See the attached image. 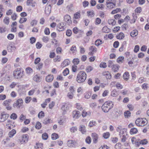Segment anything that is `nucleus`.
I'll use <instances>...</instances> for the list:
<instances>
[{
	"mask_svg": "<svg viewBox=\"0 0 149 149\" xmlns=\"http://www.w3.org/2000/svg\"><path fill=\"white\" fill-rule=\"evenodd\" d=\"M86 74L84 71L79 72L78 74L76 80L79 83L84 82L86 78Z\"/></svg>",
	"mask_w": 149,
	"mask_h": 149,
	"instance_id": "obj_1",
	"label": "nucleus"
},
{
	"mask_svg": "<svg viewBox=\"0 0 149 149\" xmlns=\"http://www.w3.org/2000/svg\"><path fill=\"white\" fill-rule=\"evenodd\" d=\"M148 123L147 120L145 118H138L135 121L136 125L138 126H143Z\"/></svg>",
	"mask_w": 149,
	"mask_h": 149,
	"instance_id": "obj_2",
	"label": "nucleus"
},
{
	"mask_svg": "<svg viewBox=\"0 0 149 149\" xmlns=\"http://www.w3.org/2000/svg\"><path fill=\"white\" fill-rule=\"evenodd\" d=\"M106 5L108 8H113L116 5V0H106Z\"/></svg>",
	"mask_w": 149,
	"mask_h": 149,
	"instance_id": "obj_3",
	"label": "nucleus"
},
{
	"mask_svg": "<svg viewBox=\"0 0 149 149\" xmlns=\"http://www.w3.org/2000/svg\"><path fill=\"white\" fill-rule=\"evenodd\" d=\"M116 131L117 132H119V136L127 135V129L125 128L122 129L121 126H119L118 127H117Z\"/></svg>",
	"mask_w": 149,
	"mask_h": 149,
	"instance_id": "obj_4",
	"label": "nucleus"
},
{
	"mask_svg": "<svg viewBox=\"0 0 149 149\" xmlns=\"http://www.w3.org/2000/svg\"><path fill=\"white\" fill-rule=\"evenodd\" d=\"M13 75L15 78L17 79H20L23 76L20 70L18 69H17L13 72Z\"/></svg>",
	"mask_w": 149,
	"mask_h": 149,
	"instance_id": "obj_5",
	"label": "nucleus"
},
{
	"mask_svg": "<svg viewBox=\"0 0 149 149\" xmlns=\"http://www.w3.org/2000/svg\"><path fill=\"white\" fill-rule=\"evenodd\" d=\"M65 24L63 22H61L57 26V29L59 31H62L65 29Z\"/></svg>",
	"mask_w": 149,
	"mask_h": 149,
	"instance_id": "obj_6",
	"label": "nucleus"
},
{
	"mask_svg": "<svg viewBox=\"0 0 149 149\" xmlns=\"http://www.w3.org/2000/svg\"><path fill=\"white\" fill-rule=\"evenodd\" d=\"M63 19L64 21L69 25L72 23L70 16L68 15H66L64 16Z\"/></svg>",
	"mask_w": 149,
	"mask_h": 149,
	"instance_id": "obj_7",
	"label": "nucleus"
},
{
	"mask_svg": "<svg viewBox=\"0 0 149 149\" xmlns=\"http://www.w3.org/2000/svg\"><path fill=\"white\" fill-rule=\"evenodd\" d=\"M23 101L22 99H19L17 100L15 104H13L14 107H16L17 108H19L23 104Z\"/></svg>",
	"mask_w": 149,
	"mask_h": 149,
	"instance_id": "obj_8",
	"label": "nucleus"
},
{
	"mask_svg": "<svg viewBox=\"0 0 149 149\" xmlns=\"http://www.w3.org/2000/svg\"><path fill=\"white\" fill-rule=\"evenodd\" d=\"M29 137L27 134H24L22 136L21 139L20 140V142L21 144H23L26 143L28 141Z\"/></svg>",
	"mask_w": 149,
	"mask_h": 149,
	"instance_id": "obj_9",
	"label": "nucleus"
},
{
	"mask_svg": "<svg viewBox=\"0 0 149 149\" xmlns=\"http://www.w3.org/2000/svg\"><path fill=\"white\" fill-rule=\"evenodd\" d=\"M9 116L8 114H5V113H3L0 116V122H2L6 120Z\"/></svg>",
	"mask_w": 149,
	"mask_h": 149,
	"instance_id": "obj_10",
	"label": "nucleus"
},
{
	"mask_svg": "<svg viewBox=\"0 0 149 149\" xmlns=\"http://www.w3.org/2000/svg\"><path fill=\"white\" fill-rule=\"evenodd\" d=\"M33 79L36 82H39L42 80V77L39 75L36 74L33 76Z\"/></svg>",
	"mask_w": 149,
	"mask_h": 149,
	"instance_id": "obj_11",
	"label": "nucleus"
},
{
	"mask_svg": "<svg viewBox=\"0 0 149 149\" xmlns=\"http://www.w3.org/2000/svg\"><path fill=\"white\" fill-rule=\"evenodd\" d=\"M7 48L8 52H11L14 51L16 49V47L12 44H10L7 46Z\"/></svg>",
	"mask_w": 149,
	"mask_h": 149,
	"instance_id": "obj_12",
	"label": "nucleus"
},
{
	"mask_svg": "<svg viewBox=\"0 0 149 149\" xmlns=\"http://www.w3.org/2000/svg\"><path fill=\"white\" fill-rule=\"evenodd\" d=\"M81 116L80 112L78 111H74L72 112V116L73 118H77Z\"/></svg>",
	"mask_w": 149,
	"mask_h": 149,
	"instance_id": "obj_13",
	"label": "nucleus"
},
{
	"mask_svg": "<svg viewBox=\"0 0 149 149\" xmlns=\"http://www.w3.org/2000/svg\"><path fill=\"white\" fill-rule=\"evenodd\" d=\"M76 144V142L72 140H69L68 141L67 143V145L69 147H74Z\"/></svg>",
	"mask_w": 149,
	"mask_h": 149,
	"instance_id": "obj_14",
	"label": "nucleus"
},
{
	"mask_svg": "<svg viewBox=\"0 0 149 149\" xmlns=\"http://www.w3.org/2000/svg\"><path fill=\"white\" fill-rule=\"evenodd\" d=\"M91 136L93 139V141L94 143H96L98 138V135L96 133H93L92 134Z\"/></svg>",
	"mask_w": 149,
	"mask_h": 149,
	"instance_id": "obj_15",
	"label": "nucleus"
},
{
	"mask_svg": "<svg viewBox=\"0 0 149 149\" xmlns=\"http://www.w3.org/2000/svg\"><path fill=\"white\" fill-rule=\"evenodd\" d=\"M79 130L83 134H85L86 132L85 126L82 125H80Z\"/></svg>",
	"mask_w": 149,
	"mask_h": 149,
	"instance_id": "obj_16",
	"label": "nucleus"
},
{
	"mask_svg": "<svg viewBox=\"0 0 149 149\" xmlns=\"http://www.w3.org/2000/svg\"><path fill=\"white\" fill-rule=\"evenodd\" d=\"M54 79V77L52 75L49 74L46 77V80L47 82H51Z\"/></svg>",
	"mask_w": 149,
	"mask_h": 149,
	"instance_id": "obj_17",
	"label": "nucleus"
},
{
	"mask_svg": "<svg viewBox=\"0 0 149 149\" xmlns=\"http://www.w3.org/2000/svg\"><path fill=\"white\" fill-rule=\"evenodd\" d=\"M51 7L50 5L46 6L45 9V12L47 15H49L51 12Z\"/></svg>",
	"mask_w": 149,
	"mask_h": 149,
	"instance_id": "obj_18",
	"label": "nucleus"
},
{
	"mask_svg": "<svg viewBox=\"0 0 149 149\" xmlns=\"http://www.w3.org/2000/svg\"><path fill=\"white\" fill-rule=\"evenodd\" d=\"M103 74L105 76L106 78L108 79H110L111 75L110 73L108 71H104L103 72Z\"/></svg>",
	"mask_w": 149,
	"mask_h": 149,
	"instance_id": "obj_19",
	"label": "nucleus"
},
{
	"mask_svg": "<svg viewBox=\"0 0 149 149\" xmlns=\"http://www.w3.org/2000/svg\"><path fill=\"white\" fill-rule=\"evenodd\" d=\"M106 105L107 107H109L110 109L113 107V102L110 101H107L105 102L104 104Z\"/></svg>",
	"mask_w": 149,
	"mask_h": 149,
	"instance_id": "obj_20",
	"label": "nucleus"
},
{
	"mask_svg": "<svg viewBox=\"0 0 149 149\" xmlns=\"http://www.w3.org/2000/svg\"><path fill=\"white\" fill-rule=\"evenodd\" d=\"M138 34V31L136 29H134L130 33V36L132 37H134Z\"/></svg>",
	"mask_w": 149,
	"mask_h": 149,
	"instance_id": "obj_21",
	"label": "nucleus"
},
{
	"mask_svg": "<svg viewBox=\"0 0 149 149\" xmlns=\"http://www.w3.org/2000/svg\"><path fill=\"white\" fill-rule=\"evenodd\" d=\"M102 109L103 111L104 112H107L110 109L109 107H107L106 105H102Z\"/></svg>",
	"mask_w": 149,
	"mask_h": 149,
	"instance_id": "obj_22",
	"label": "nucleus"
},
{
	"mask_svg": "<svg viewBox=\"0 0 149 149\" xmlns=\"http://www.w3.org/2000/svg\"><path fill=\"white\" fill-rule=\"evenodd\" d=\"M69 64V61L68 59H65L62 63L61 66L63 67H65L68 65Z\"/></svg>",
	"mask_w": 149,
	"mask_h": 149,
	"instance_id": "obj_23",
	"label": "nucleus"
},
{
	"mask_svg": "<svg viewBox=\"0 0 149 149\" xmlns=\"http://www.w3.org/2000/svg\"><path fill=\"white\" fill-rule=\"evenodd\" d=\"M120 137L121 139V141L122 142H125L128 137V135H123V136H119Z\"/></svg>",
	"mask_w": 149,
	"mask_h": 149,
	"instance_id": "obj_24",
	"label": "nucleus"
},
{
	"mask_svg": "<svg viewBox=\"0 0 149 149\" xmlns=\"http://www.w3.org/2000/svg\"><path fill=\"white\" fill-rule=\"evenodd\" d=\"M125 37V35L123 32H120L116 36L117 38L120 40H122Z\"/></svg>",
	"mask_w": 149,
	"mask_h": 149,
	"instance_id": "obj_25",
	"label": "nucleus"
},
{
	"mask_svg": "<svg viewBox=\"0 0 149 149\" xmlns=\"http://www.w3.org/2000/svg\"><path fill=\"white\" fill-rule=\"evenodd\" d=\"M129 74L128 72H126L123 74V79L126 80H128L129 78Z\"/></svg>",
	"mask_w": 149,
	"mask_h": 149,
	"instance_id": "obj_26",
	"label": "nucleus"
},
{
	"mask_svg": "<svg viewBox=\"0 0 149 149\" xmlns=\"http://www.w3.org/2000/svg\"><path fill=\"white\" fill-rule=\"evenodd\" d=\"M34 147L36 149H42L43 148V144L41 143H37Z\"/></svg>",
	"mask_w": 149,
	"mask_h": 149,
	"instance_id": "obj_27",
	"label": "nucleus"
},
{
	"mask_svg": "<svg viewBox=\"0 0 149 149\" xmlns=\"http://www.w3.org/2000/svg\"><path fill=\"white\" fill-rule=\"evenodd\" d=\"M119 95V93L115 90L112 91L111 93V95L113 97H116Z\"/></svg>",
	"mask_w": 149,
	"mask_h": 149,
	"instance_id": "obj_28",
	"label": "nucleus"
},
{
	"mask_svg": "<svg viewBox=\"0 0 149 149\" xmlns=\"http://www.w3.org/2000/svg\"><path fill=\"white\" fill-rule=\"evenodd\" d=\"M52 121L51 119L47 118L45 119L43 121V123L45 124H47L52 123Z\"/></svg>",
	"mask_w": 149,
	"mask_h": 149,
	"instance_id": "obj_29",
	"label": "nucleus"
},
{
	"mask_svg": "<svg viewBox=\"0 0 149 149\" xmlns=\"http://www.w3.org/2000/svg\"><path fill=\"white\" fill-rule=\"evenodd\" d=\"M26 72L27 74L30 75L33 72V71L31 68L28 67L26 69Z\"/></svg>",
	"mask_w": 149,
	"mask_h": 149,
	"instance_id": "obj_30",
	"label": "nucleus"
},
{
	"mask_svg": "<svg viewBox=\"0 0 149 149\" xmlns=\"http://www.w3.org/2000/svg\"><path fill=\"white\" fill-rule=\"evenodd\" d=\"M102 31L104 33H108L110 31V30L107 26H104L102 28Z\"/></svg>",
	"mask_w": 149,
	"mask_h": 149,
	"instance_id": "obj_31",
	"label": "nucleus"
},
{
	"mask_svg": "<svg viewBox=\"0 0 149 149\" xmlns=\"http://www.w3.org/2000/svg\"><path fill=\"white\" fill-rule=\"evenodd\" d=\"M91 92H86L84 94V97L86 99H89L91 97Z\"/></svg>",
	"mask_w": 149,
	"mask_h": 149,
	"instance_id": "obj_32",
	"label": "nucleus"
},
{
	"mask_svg": "<svg viewBox=\"0 0 149 149\" xmlns=\"http://www.w3.org/2000/svg\"><path fill=\"white\" fill-rule=\"evenodd\" d=\"M3 22L5 24L8 25L10 22L9 18L8 17H5L3 19Z\"/></svg>",
	"mask_w": 149,
	"mask_h": 149,
	"instance_id": "obj_33",
	"label": "nucleus"
},
{
	"mask_svg": "<svg viewBox=\"0 0 149 149\" xmlns=\"http://www.w3.org/2000/svg\"><path fill=\"white\" fill-rule=\"evenodd\" d=\"M108 24L110 25H114L116 24V22L115 20L113 19H110L108 20Z\"/></svg>",
	"mask_w": 149,
	"mask_h": 149,
	"instance_id": "obj_34",
	"label": "nucleus"
},
{
	"mask_svg": "<svg viewBox=\"0 0 149 149\" xmlns=\"http://www.w3.org/2000/svg\"><path fill=\"white\" fill-rule=\"evenodd\" d=\"M16 133V131L14 129L12 130L8 134V136L10 137H12Z\"/></svg>",
	"mask_w": 149,
	"mask_h": 149,
	"instance_id": "obj_35",
	"label": "nucleus"
},
{
	"mask_svg": "<svg viewBox=\"0 0 149 149\" xmlns=\"http://www.w3.org/2000/svg\"><path fill=\"white\" fill-rule=\"evenodd\" d=\"M11 100H8L4 101L3 102V104L5 106H8L10 105Z\"/></svg>",
	"mask_w": 149,
	"mask_h": 149,
	"instance_id": "obj_36",
	"label": "nucleus"
},
{
	"mask_svg": "<svg viewBox=\"0 0 149 149\" xmlns=\"http://www.w3.org/2000/svg\"><path fill=\"white\" fill-rule=\"evenodd\" d=\"M124 59L123 56H120L117 58V62L119 63H122L123 62Z\"/></svg>",
	"mask_w": 149,
	"mask_h": 149,
	"instance_id": "obj_37",
	"label": "nucleus"
},
{
	"mask_svg": "<svg viewBox=\"0 0 149 149\" xmlns=\"http://www.w3.org/2000/svg\"><path fill=\"white\" fill-rule=\"evenodd\" d=\"M96 123L95 121L92 120L90 121L89 123L88 126L91 127L96 125Z\"/></svg>",
	"mask_w": 149,
	"mask_h": 149,
	"instance_id": "obj_38",
	"label": "nucleus"
},
{
	"mask_svg": "<svg viewBox=\"0 0 149 149\" xmlns=\"http://www.w3.org/2000/svg\"><path fill=\"white\" fill-rule=\"evenodd\" d=\"M89 50L91 52V53L95 52L97 51V48L94 46H92L89 48Z\"/></svg>",
	"mask_w": 149,
	"mask_h": 149,
	"instance_id": "obj_39",
	"label": "nucleus"
},
{
	"mask_svg": "<svg viewBox=\"0 0 149 149\" xmlns=\"http://www.w3.org/2000/svg\"><path fill=\"white\" fill-rule=\"evenodd\" d=\"M138 132V130L137 128L134 127L132 128L130 130V133L131 134H136Z\"/></svg>",
	"mask_w": 149,
	"mask_h": 149,
	"instance_id": "obj_40",
	"label": "nucleus"
},
{
	"mask_svg": "<svg viewBox=\"0 0 149 149\" xmlns=\"http://www.w3.org/2000/svg\"><path fill=\"white\" fill-rule=\"evenodd\" d=\"M80 16L81 14L80 13L76 12L74 14V19H79L80 17Z\"/></svg>",
	"mask_w": 149,
	"mask_h": 149,
	"instance_id": "obj_41",
	"label": "nucleus"
},
{
	"mask_svg": "<svg viewBox=\"0 0 149 149\" xmlns=\"http://www.w3.org/2000/svg\"><path fill=\"white\" fill-rule=\"evenodd\" d=\"M11 122L10 121H8V123L6 125V127L8 129H11L13 127V125L11 124Z\"/></svg>",
	"mask_w": 149,
	"mask_h": 149,
	"instance_id": "obj_42",
	"label": "nucleus"
},
{
	"mask_svg": "<svg viewBox=\"0 0 149 149\" xmlns=\"http://www.w3.org/2000/svg\"><path fill=\"white\" fill-rule=\"evenodd\" d=\"M102 43V41L98 39L96 40L95 42V45L97 46H99Z\"/></svg>",
	"mask_w": 149,
	"mask_h": 149,
	"instance_id": "obj_43",
	"label": "nucleus"
},
{
	"mask_svg": "<svg viewBox=\"0 0 149 149\" xmlns=\"http://www.w3.org/2000/svg\"><path fill=\"white\" fill-rule=\"evenodd\" d=\"M112 68L113 70L115 72L117 71L119 69V67L117 65H113Z\"/></svg>",
	"mask_w": 149,
	"mask_h": 149,
	"instance_id": "obj_44",
	"label": "nucleus"
},
{
	"mask_svg": "<svg viewBox=\"0 0 149 149\" xmlns=\"http://www.w3.org/2000/svg\"><path fill=\"white\" fill-rule=\"evenodd\" d=\"M51 136L52 139L53 140H55L58 138V135L55 133L52 134Z\"/></svg>",
	"mask_w": 149,
	"mask_h": 149,
	"instance_id": "obj_45",
	"label": "nucleus"
},
{
	"mask_svg": "<svg viewBox=\"0 0 149 149\" xmlns=\"http://www.w3.org/2000/svg\"><path fill=\"white\" fill-rule=\"evenodd\" d=\"M124 114L125 118H128L130 116L131 113L129 111H127L124 112Z\"/></svg>",
	"mask_w": 149,
	"mask_h": 149,
	"instance_id": "obj_46",
	"label": "nucleus"
},
{
	"mask_svg": "<svg viewBox=\"0 0 149 149\" xmlns=\"http://www.w3.org/2000/svg\"><path fill=\"white\" fill-rule=\"evenodd\" d=\"M77 130V128L76 127L73 126L70 128V131L72 133H74Z\"/></svg>",
	"mask_w": 149,
	"mask_h": 149,
	"instance_id": "obj_47",
	"label": "nucleus"
},
{
	"mask_svg": "<svg viewBox=\"0 0 149 149\" xmlns=\"http://www.w3.org/2000/svg\"><path fill=\"white\" fill-rule=\"evenodd\" d=\"M110 135L109 133L108 132L104 133L103 134V137L105 139H107L109 138Z\"/></svg>",
	"mask_w": 149,
	"mask_h": 149,
	"instance_id": "obj_48",
	"label": "nucleus"
},
{
	"mask_svg": "<svg viewBox=\"0 0 149 149\" xmlns=\"http://www.w3.org/2000/svg\"><path fill=\"white\" fill-rule=\"evenodd\" d=\"M96 7L98 9H100L102 10L104 9V6L103 4H98L96 6Z\"/></svg>",
	"mask_w": 149,
	"mask_h": 149,
	"instance_id": "obj_49",
	"label": "nucleus"
},
{
	"mask_svg": "<svg viewBox=\"0 0 149 149\" xmlns=\"http://www.w3.org/2000/svg\"><path fill=\"white\" fill-rule=\"evenodd\" d=\"M73 6V4L70 3L67 6V8L68 11H71L72 10V7Z\"/></svg>",
	"mask_w": 149,
	"mask_h": 149,
	"instance_id": "obj_50",
	"label": "nucleus"
},
{
	"mask_svg": "<svg viewBox=\"0 0 149 149\" xmlns=\"http://www.w3.org/2000/svg\"><path fill=\"white\" fill-rule=\"evenodd\" d=\"M17 118V116L15 113H13L10 116V118L13 120L16 119Z\"/></svg>",
	"mask_w": 149,
	"mask_h": 149,
	"instance_id": "obj_51",
	"label": "nucleus"
},
{
	"mask_svg": "<svg viewBox=\"0 0 149 149\" xmlns=\"http://www.w3.org/2000/svg\"><path fill=\"white\" fill-rule=\"evenodd\" d=\"M116 87L118 89H121L123 88V86L119 83H117L116 84Z\"/></svg>",
	"mask_w": 149,
	"mask_h": 149,
	"instance_id": "obj_52",
	"label": "nucleus"
},
{
	"mask_svg": "<svg viewBox=\"0 0 149 149\" xmlns=\"http://www.w3.org/2000/svg\"><path fill=\"white\" fill-rule=\"evenodd\" d=\"M27 19L26 18L22 17L21 18L19 21V22L20 24H22L26 21Z\"/></svg>",
	"mask_w": 149,
	"mask_h": 149,
	"instance_id": "obj_53",
	"label": "nucleus"
},
{
	"mask_svg": "<svg viewBox=\"0 0 149 149\" xmlns=\"http://www.w3.org/2000/svg\"><path fill=\"white\" fill-rule=\"evenodd\" d=\"M76 107L78 110H81L83 109V108L81 104L79 103H77L76 104Z\"/></svg>",
	"mask_w": 149,
	"mask_h": 149,
	"instance_id": "obj_54",
	"label": "nucleus"
},
{
	"mask_svg": "<svg viewBox=\"0 0 149 149\" xmlns=\"http://www.w3.org/2000/svg\"><path fill=\"white\" fill-rule=\"evenodd\" d=\"M69 73V70L68 68H66L63 72V75L65 76L68 75Z\"/></svg>",
	"mask_w": 149,
	"mask_h": 149,
	"instance_id": "obj_55",
	"label": "nucleus"
},
{
	"mask_svg": "<svg viewBox=\"0 0 149 149\" xmlns=\"http://www.w3.org/2000/svg\"><path fill=\"white\" fill-rule=\"evenodd\" d=\"M44 116V113L42 111H41L38 113V117L39 118H41Z\"/></svg>",
	"mask_w": 149,
	"mask_h": 149,
	"instance_id": "obj_56",
	"label": "nucleus"
},
{
	"mask_svg": "<svg viewBox=\"0 0 149 149\" xmlns=\"http://www.w3.org/2000/svg\"><path fill=\"white\" fill-rule=\"evenodd\" d=\"M61 109L64 112L68 110L67 105L65 104L63 105Z\"/></svg>",
	"mask_w": 149,
	"mask_h": 149,
	"instance_id": "obj_57",
	"label": "nucleus"
},
{
	"mask_svg": "<svg viewBox=\"0 0 149 149\" xmlns=\"http://www.w3.org/2000/svg\"><path fill=\"white\" fill-rule=\"evenodd\" d=\"M85 141L86 142L89 144L91 143V138L89 136H88L86 138Z\"/></svg>",
	"mask_w": 149,
	"mask_h": 149,
	"instance_id": "obj_58",
	"label": "nucleus"
},
{
	"mask_svg": "<svg viewBox=\"0 0 149 149\" xmlns=\"http://www.w3.org/2000/svg\"><path fill=\"white\" fill-rule=\"evenodd\" d=\"M41 127V124L39 122H37L36 123V129H39Z\"/></svg>",
	"mask_w": 149,
	"mask_h": 149,
	"instance_id": "obj_59",
	"label": "nucleus"
},
{
	"mask_svg": "<svg viewBox=\"0 0 149 149\" xmlns=\"http://www.w3.org/2000/svg\"><path fill=\"white\" fill-rule=\"evenodd\" d=\"M120 11L121 10L120 8H117L112 11L111 12V14H114L117 13L118 12H120Z\"/></svg>",
	"mask_w": 149,
	"mask_h": 149,
	"instance_id": "obj_60",
	"label": "nucleus"
},
{
	"mask_svg": "<svg viewBox=\"0 0 149 149\" xmlns=\"http://www.w3.org/2000/svg\"><path fill=\"white\" fill-rule=\"evenodd\" d=\"M73 63L74 64V65L78 64L79 62V59L77 58H74L73 60Z\"/></svg>",
	"mask_w": 149,
	"mask_h": 149,
	"instance_id": "obj_61",
	"label": "nucleus"
},
{
	"mask_svg": "<svg viewBox=\"0 0 149 149\" xmlns=\"http://www.w3.org/2000/svg\"><path fill=\"white\" fill-rule=\"evenodd\" d=\"M100 68H105L107 66L106 63L104 62H101L100 65Z\"/></svg>",
	"mask_w": 149,
	"mask_h": 149,
	"instance_id": "obj_62",
	"label": "nucleus"
},
{
	"mask_svg": "<svg viewBox=\"0 0 149 149\" xmlns=\"http://www.w3.org/2000/svg\"><path fill=\"white\" fill-rule=\"evenodd\" d=\"M77 67L75 65H74L72 66V70L74 72H77Z\"/></svg>",
	"mask_w": 149,
	"mask_h": 149,
	"instance_id": "obj_63",
	"label": "nucleus"
},
{
	"mask_svg": "<svg viewBox=\"0 0 149 149\" xmlns=\"http://www.w3.org/2000/svg\"><path fill=\"white\" fill-rule=\"evenodd\" d=\"M109 147L107 145H104L100 147L99 149H109Z\"/></svg>",
	"mask_w": 149,
	"mask_h": 149,
	"instance_id": "obj_64",
	"label": "nucleus"
}]
</instances>
